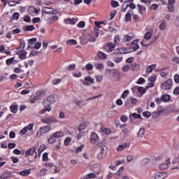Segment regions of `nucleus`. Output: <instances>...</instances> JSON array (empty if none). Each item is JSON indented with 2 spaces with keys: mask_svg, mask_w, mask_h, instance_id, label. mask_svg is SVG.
I'll use <instances>...</instances> for the list:
<instances>
[{
  "mask_svg": "<svg viewBox=\"0 0 179 179\" xmlns=\"http://www.w3.org/2000/svg\"><path fill=\"white\" fill-rule=\"evenodd\" d=\"M98 148H100L101 152L97 155L99 160H101L107 156V147L103 145V143H99L97 144Z\"/></svg>",
  "mask_w": 179,
  "mask_h": 179,
  "instance_id": "f257e3e1",
  "label": "nucleus"
},
{
  "mask_svg": "<svg viewBox=\"0 0 179 179\" xmlns=\"http://www.w3.org/2000/svg\"><path fill=\"white\" fill-rule=\"evenodd\" d=\"M46 100L48 103H50V104L48 105L47 107L45 108V111L50 112L51 111V104H54V103L57 101V95L55 94L50 95L46 98Z\"/></svg>",
  "mask_w": 179,
  "mask_h": 179,
  "instance_id": "f03ea898",
  "label": "nucleus"
},
{
  "mask_svg": "<svg viewBox=\"0 0 179 179\" xmlns=\"http://www.w3.org/2000/svg\"><path fill=\"white\" fill-rule=\"evenodd\" d=\"M173 86V80L169 79L166 82L162 84L161 87L164 90H170Z\"/></svg>",
  "mask_w": 179,
  "mask_h": 179,
  "instance_id": "7ed1b4c3",
  "label": "nucleus"
},
{
  "mask_svg": "<svg viewBox=\"0 0 179 179\" xmlns=\"http://www.w3.org/2000/svg\"><path fill=\"white\" fill-rule=\"evenodd\" d=\"M138 43H139V39H135L131 42V45L129 48L130 50V52H134L135 51H137V50H139L140 46Z\"/></svg>",
  "mask_w": 179,
  "mask_h": 179,
  "instance_id": "20e7f679",
  "label": "nucleus"
},
{
  "mask_svg": "<svg viewBox=\"0 0 179 179\" xmlns=\"http://www.w3.org/2000/svg\"><path fill=\"white\" fill-rule=\"evenodd\" d=\"M43 94H44V91L43 90H38L36 92V96H31V103H34V101H36V100H38V99H40V97H41V96H43Z\"/></svg>",
  "mask_w": 179,
  "mask_h": 179,
  "instance_id": "39448f33",
  "label": "nucleus"
},
{
  "mask_svg": "<svg viewBox=\"0 0 179 179\" xmlns=\"http://www.w3.org/2000/svg\"><path fill=\"white\" fill-rule=\"evenodd\" d=\"M167 177V173L164 172H157L153 175L154 179H164Z\"/></svg>",
  "mask_w": 179,
  "mask_h": 179,
  "instance_id": "423d86ee",
  "label": "nucleus"
},
{
  "mask_svg": "<svg viewBox=\"0 0 179 179\" xmlns=\"http://www.w3.org/2000/svg\"><path fill=\"white\" fill-rule=\"evenodd\" d=\"M36 148L31 147L28 150L25 152V157H29V156H33V155H36Z\"/></svg>",
  "mask_w": 179,
  "mask_h": 179,
  "instance_id": "0eeeda50",
  "label": "nucleus"
},
{
  "mask_svg": "<svg viewBox=\"0 0 179 179\" xmlns=\"http://www.w3.org/2000/svg\"><path fill=\"white\" fill-rule=\"evenodd\" d=\"M29 15H38L40 9L36 8L34 6H31L28 9Z\"/></svg>",
  "mask_w": 179,
  "mask_h": 179,
  "instance_id": "6e6552de",
  "label": "nucleus"
},
{
  "mask_svg": "<svg viewBox=\"0 0 179 179\" xmlns=\"http://www.w3.org/2000/svg\"><path fill=\"white\" fill-rule=\"evenodd\" d=\"M10 110L13 114H16L17 113V110H19V105L16 103H13L10 106Z\"/></svg>",
  "mask_w": 179,
  "mask_h": 179,
  "instance_id": "1a4fd4ad",
  "label": "nucleus"
},
{
  "mask_svg": "<svg viewBox=\"0 0 179 179\" xmlns=\"http://www.w3.org/2000/svg\"><path fill=\"white\" fill-rule=\"evenodd\" d=\"M94 67L97 71H100L101 72V71H103L104 69V64H103V63L95 62V63H94Z\"/></svg>",
  "mask_w": 179,
  "mask_h": 179,
  "instance_id": "9d476101",
  "label": "nucleus"
},
{
  "mask_svg": "<svg viewBox=\"0 0 179 179\" xmlns=\"http://www.w3.org/2000/svg\"><path fill=\"white\" fill-rule=\"evenodd\" d=\"M36 41H37V38L29 39L27 48H33V45L36 44Z\"/></svg>",
  "mask_w": 179,
  "mask_h": 179,
  "instance_id": "9b49d317",
  "label": "nucleus"
},
{
  "mask_svg": "<svg viewBox=\"0 0 179 179\" xmlns=\"http://www.w3.org/2000/svg\"><path fill=\"white\" fill-rule=\"evenodd\" d=\"M104 48H108L109 49L110 52H113V51H114L115 48V44L113 43H107L106 45H105Z\"/></svg>",
  "mask_w": 179,
  "mask_h": 179,
  "instance_id": "f8f14e48",
  "label": "nucleus"
},
{
  "mask_svg": "<svg viewBox=\"0 0 179 179\" xmlns=\"http://www.w3.org/2000/svg\"><path fill=\"white\" fill-rule=\"evenodd\" d=\"M97 139H99V136H97V134L92 133L90 138L91 143H96Z\"/></svg>",
  "mask_w": 179,
  "mask_h": 179,
  "instance_id": "ddd939ff",
  "label": "nucleus"
},
{
  "mask_svg": "<svg viewBox=\"0 0 179 179\" xmlns=\"http://www.w3.org/2000/svg\"><path fill=\"white\" fill-rule=\"evenodd\" d=\"M58 19V16L57 15H51L50 17L48 18L47 22L49 24H52L53 22H55Z\"/></svg>",
  "mask_w": 179,
  "mask_h": 179,
  "instance_id": "4468645a",
  "label": "nucleus"
},
{
  "mask_svg": "<svg viewBox=\"0 0 179 179\" xmlns=\"http://www.w3.org/2000/svg\"><path fill=\"white\" fill-rule=\"evenodd\" d=\"M120 52V55H122V54H129V52H131V50L128 48H117Z\"/></svg>",
  "mask_w": 179,
  "mask_h": 179,
  "instance_id": "2eb2a0df",
  "label": "nucleus"
},
{
  "mask_svg": "<svg viewBox=\"0 0 179 179\" xmlns=\"http://www.w3.org/2000/svg\"><path fill=\"white\" fill-rule=\"evenodd\" d=\"M170 99H171V96L169 94H163L161 96V100L164 103H167V101H170Z\"/></svg>",
  "mask_w": 179,
  "mask_h": 179,
  "instance_id": "dca6fc26",
  "label": "nucleus"
},
{
  "mask_svg": "<svg viewBox=\"0 0 179 179\" xmlns=\"http://www.w3.org/2000/svg\"><path fill=\"white\" fill-rule=\"evenodd\" d=\"M100 33L99 31H95V34L94 36H91L90 38H89V41L90 43H94V41H96V38H97V37H99Z\"/></svg>",
  "mask_w": 179,
  "mask_h": 179,
  "instance_id": "f3484780",
  "label": "nucleus"
},
{
  "mask_svg": "<svg viewBox=\"0 0 179 179\" xmlns=\"http://www.w3.org/2000/svg\"><path fill=\"white\" fill-rule=\"evenodd\" d=\"M117 115V110H110L106 114V117L108 118H113V117H115Z\"/></svg>",
  "mask_w": 179,
  "mask_h": 179,
  "instance_id": "a211bd4d",
  "label": "nucleus"
},
{
  "mask_svg": "<svg viewBox=\"0 0 179 179\" xmlns=\"http://www.w3.org/2000/svg\"><path fill=\"white\" fill-rule=\"evenodd\" d=\"M56 122L57 120L54 117H46L45 119V124H53V122Z\"/></svg>",
  "mask_w": 179,
  "mask_h": 179,
  "instance_id": "6ab92c4d",
  "label": "nucleus"
},
{
  "mask_svg": "<svg viewBox=\"0 0 179 179\" xmlns=\"http://www.w3.org/2000/svg\"><path fill=\"white\" fill-rule=\"evenodd\" d=\"M23 29L25 31H33L36 27H34V25H27L24 26Z\"/></svg>",
  "mask_w": 179,
  "mask_h": 179,
  "instance_id": "aec40b11",
  "label": "nucleus"
},
{
  "mask_svg": "<svg viewBox=\"0 0 179 179\" xmlns=\"http://www.w3.org/2000/svg\"><path fill=\"white\" fill-rule=\"evenodd\" d=\"M137 6L138 7V13H140V15H143V12H146V7L141 5V4H138Z\"/></svg>",
  "mask_w": 179,
  "mask_h": 179,
  "instance_id": "412c9836",
  "label": "nucleus"
},
{
  "mask_svg": "<svg viewBox=\"0 0 179 179\" xmlns=\"http://www.w3.org/2000/svg\"><path fill=\"white\" fill-rule=\"evenodd\" d=\"M133 10H129L126 15H125V20L126 22H131L132 20V17H131V15H132Z\"/></svg>",
  "mask_w": 179,
  "mask_h": 179,
  "instance_id": "4be33fe9",
  "label": "nucleus"
},
{
  "mask_svg": "<svg viewBox=\"0 0 179 179\" xmlns=\"http://www.w3.org/2000/svg\"><path fill=\"white\" fill-rule=\"evenodd\" d=\"M45 13L46 15H52V16H54L55 15V11L54 10L53 8H45Z\"/></svg>",
  "mask_w": 179,
  "mask_h": 179,
  "instance_id": "5701e85b",
  "label": "nucleus"
},
{
  "mask_svg": "<svg viewBox=\"0 0 179 179\" xmlns=\"http://www.w3.org/2000/svg\"><path fill=\"white\" fill-rule=\"evenodd\" d=\"M141 68V65L138 63H134L131 65V71H138Z\"/></svg>",
  "mask_w": 179,
  "mask_h": 179,
  "instance_id": "b1692460",
  "label": "nucleus"
},
{
  "mask_svg": "<svg viewBox=\"0 0 179 179\" xmlns=\"http://www.w3.org/2000/svg\"><path fill=\"white\" fill-rule=\"evenodd\" d=\"M157 65L156 64H151L149 66L147 67L146 69V72L148 73H150V72H153V70L155 68H156Z\"/></svg>",
  "mask_w": 179,
  "mask_h": 179,
  "instance_id": "393cba45",
  "label": "nucleus"
},
{
  "mask_svg": "<svg viewBox=\"0 0 179 179\" xmlns=\"http://www.w3.org/2000/svg\"><path fill=\"white\" fill-rule=\"evenodd\" d=\"M30 173H31L30 170L25 169L24 171L19 172V174L20 176H23L24 177H26V176H29V174H30Z\"/></svg>",
  "mask_w": 179,
  "mask_h": 179,
  "instance_id": "a878e982",
  "label": "nucleus"
},
{
  "mask_svg": "<svg viewBox=\"0 0 179 179\" xmlns=\"http://www.w3.org/2000/svg\"><path fill=\"white\" fill-rule=\"evenodd\" d=\"M20 45L19 48H17V50H24V48L26 47V42H24V40L20 39Z\"/></svg>",
  "mask_w": 179,
  "mask_h": 179,
  "instance_id": "bb28decb",
  "label": "nucleus"
},
{
  "mask_svg": "<svg viewBox=\"0 0 179 179\" xmlns=\"http://www.w3.org/2000/svg\"><path fill=\"white\" fill-rule=\"evenodd\" d=\"M101 132H103V134H106V135H110V134H111V129H107L106 127H101Z\"/></svg>",
  "mask_w": 179,
  "mask_h": 179,
  "instance_id": "cd10ccee",
  "label": "nucleus"
},
{
  "mask_svg": "<svg viewBox=\"0 0 179 179\" xmlns=\"http://www.w3.org/2000/svg\"><path fill=\"white\" fill-rule=\"evenodd\" d=\"M66 44L69 45H76L78 44V42L75 39H70L66 41Z\"/></svg>",
  "mask_w": 179,
  "mask_h": 179,
  "instance_id": "c85d7f7f",
  "label": "nucleus"
},
{
  "mask_svg": "<svg viewBox=\"0 0 179 179\" xmlns=\"http://www.w3.org/2000/svg\"><path fill=\"white\" fill-rule=\"evenodd\" d=\"M54 138H62L64 136V133L62 131H57L53 134Z\"/></svg>",
  "mask_w": 179,
  "mask_h": 179,
  "instance_id": "c756f323",
  "label": "nucleus"
},
{
  "mask_svg": "<svg viewBox=\"0 0 179 179\" xmlns=\"http://www.w3.org/2000/svg\"><path fill=\"white\" fill-rule=\"evenodd\" d=\"M114 62H115L116 64H120V62H122V57H117V56H114L113 58Z\"/></svg>",
  "mask_w": 179,
  "mask_h": 179,
  "instance_id": "7c9ffc66",
  "label": "nucleus"
},
{
  "mask_svg": "<svg viewBox=\"0 0 179 179\" xmlns=\"http://www.w3.org/2000/svg\"><path fill=\"white\" fill-rule=\"evenodd\" d=\"M166 20H164L159 25L160 30H166L167 29V25L166 24Z\"/></svg>",
  "mask_w": 179,
  "mask_h": 179,
  "instance_id": "2f4dec72",
  "label": "nucleus"
},
{
  "mask_svg": "<svg viewBox=\"0 0 179 179\" xmlns=\"http://www.w3.org/2000/svg\"><path fill=\"white\" fill-rule=\"evenodd\" d=\"M85 129H86V124L85 123L80 124L78 128V130L79 131V132H81V131H85Z\"/></svg>",
  "mask_w": 179,
  "mask_h": 179,
  "instance_id": "473e14b6",
  "label": "nucleus"
},
{
  "mask_svg": "<svg viewBox=\"0 0 179 179\" xmlns=\"http://www.w3.org/2000/svg\"><path fill=\"white\" fill-rule=\"evenodd\" d=\"M44 130H45V126H44L43 127H41L40 129L37 132L38 136H41L44 135L45 132L43 131Z\"/></svg>",
  "mask_w": 179,
  "mask_h": 179,
  "instance_id": "72a5a7b5",
  "label": "nucleus"
},
{
  "mask_svg": "<svg viewBox=\"0 0 179 179\" xmlns=\"http://www.w3.org/2000/svg\"><path fill=\"white\" fill-rule=\"evenodd\" d=\"M99 58H101V59H104L107 58V55L103 52L99 51L98 53Z\"/></svg>",
  "mask_w": 179,
  "mask_h": 179,
  "instance_id": "f704fd0d",
  "label": "nucleus"
},
{
  "mask_svg": "<svg viewBox=\"0 0 179 179\" xmlns=\"http://www.w3.org/2000/svg\"><path fill=\"white\" fill-rule=\"evenodd\" d=\"M127 101H131V104H136L138 103V99L136 98L131 97L127 99Z\"/></svg>",
  "mask_w": 179,
  "mask_h": 179,
  "instance_id": "c9c22d12",
  "label": "nucleus"
},
{
  "mask_svg": "<svg viewBox=\"0 0 179 179\" xmlns=\"http://www.w3.org/2000/svg\"><path fill=\"white\" fill-rule=\"evenodd\" d=\"M110 3L112 6V8H118V6H120V3H118V1H117L112 0Z\"/></svg>",
  "mask_w": 179,
  "mask_h": 179,
  "instance_id": "e433bc0d",
  "label": "nucleus"
},
{
  "mask_svg": "<svg viewBox=\"0 0 179 179\" xmlns=\"http://www.w3.org/2000/svg\"><path fill=\"white\" fill-rule=\"evenodd\" d=\"M120 41H121V37L120 36V35H115L114 38L115 44H119Z\"/></svg>",
  "mask_w": 179,
  "mask_h": 179,
  "instance_id": "4c0bfd02",
  "label": "nucleus"
},
{
  "mask_svg": "<svg viewBox=\"0 0 179 179\" xmlns=\"http://www.w3.org/2000/svg\"><path fill=\"white\" fill-rule=\"evenodd\" d=\"M128 94H129V90H124L121 95L122 99H127V97L128 96Z\"/></svg>",
  "mask_w": 179,
  "mask_h": 179,
  "instance_id": "58836bf2",
  "label": "nucleus"
},
{
  "mask_svg": "<svg viewBox=\"0 0 179 179\" xmlns=\"http://www.w3.org/2000/svg\"><path fill=\"white\" fill-rule=\"evenodd\" d=\"M85 80L90 83H94V78H92L90 76L85 77Z\"/></svg>",
  "mask_w": 179,
  "mask_h": 179,
  "instance_id": "ea45409f",
  "label": "nucleus"
},
{
  "mask_svg": "<svg viewBox=\"0 0 179 179\" xmlns=\"http://www.w3.org/2000/svg\"><path fill=\"white\" fill-rule=\"evenodd\" d=\"M144 38L145 40H150V38H152V32L150 31L146 32L145 34Z\"/></svg>",
  "mask_w": 179,
  "mask_h": 179,
  "instance_id": "a19ab883",
  "label": "nucleus"
},
{
  "mask_svg": "<svg viewBox=\"0 0 179 179\" xmlns=\"http://www.w3.org/2000/svg\"><path fill=\"white\" fill-rule=\"evenodd\" d=\"M125 148H127V143H124V144L120 145L117 147V150H119V152H121V150H124V149H125Z\"/></svg>",
  "mask_w": 179,
  "mask_h": 179,
  "instance_id": "79ce46f5",
  "label": "nucleus"
},
{
  "mask_svg": "<svg viewBox=\"0 0 179 179\" xmlns=\"http://www.w3.org/2000/svg\"><path fill=\"white\" fill-rule=\"evenodd\" d=\"M41 48V42H35V45L32 47V48H35V50H40Z\"/></svg>",
  "mask_w": 179,
  "mask_h": 179,
  "instance_id": "37998d69",
  "label": "nucleus"
},
{
  "mask_svg": "<svg viewBox=\"0 0 179 179\" xmlns=\"http://www.w3.org/2000/svg\"><path fill=\"white\" fill-rule=\"evenodd\" d=\"M43 150H45V145H42L38 150V156H41V153H43Z\"/></svg>",
  "mask_w": 179,
  "mask_h": 179,
  "instance_id": "c03bdc74",
  "label": "nucleus"
},
{
  "mask_svg": "<svg viewBox=\"0 0 179 179\" xmlns=\"http://www.w3.org/2000/svg\"><path fill=\"white\" fill-rule=\"evenodd\" d=\"M138 92L140 93V94H145V93H146V88L143 87H139Z\"/></svg>",
  "mask_w": 179,
  "mask_h": 179,
  "instance_id": "a18cd8bd",
  "label": "nucleus"
},
{
  "mask_svg": "<svg viewBox=\"0 0 179 179\" xmlns=\"http://www.w3.org/2000/svg\"><path fill=\"white\" fill-rule=\"evenodd\" d=\"M143 135H145V128H141L138 132V136H140L141 138H142Z\"/></svg>",
  "mask_w": 179,
  "mask_h": 179,
  "instance_id": "49530a36",
  "label": "nucleus"
},
{
  "mask_svg": "<svg viewBox=\"0 0 179 179\" xmlns=\"http://www.w3.org/2000/svg\"><path fill=\"white\" fill-rule=\"evenodd\" d=\"M24 22L26 23H31V19L30 18V16L25 15L23 18Z\"/></svg>",
  "mask_w": 179,
  "mask_h": 179,
  "instance_id": "de8ad7c7",
  "label": "nucleus"
},
{
  "mask_svg": "<svg viewBox=\"0 0 179 179\" xmlns=\"http://www.w3.org/2000/svg\"><path fill=\"white\" fill-rule=\"evenodd\" d=\"M131 40H132V37L131 36H125L124 38H123V39H122V41H123V42L124 43H127V42H128V41H131Z\"/></svg>",
  "mask_w": 179,
  "mask_h": 179,
  "instance_id": "09e8293b",
  "label": "nucleus"
},
{
  "mask_svg": "<svg viewBox=\"0 0 179 179\" xmlns=\"http://www.w3.org/2000/svg\"><path fill=\"white\" fill-rule=\"evenodd\" d=\"M157 78V76L156 75H153L148 78V80L149 82H152V83H155V82H156Z\"/></svg>",
  "mask_w": 179,
  "mask_h": 179,
  "instance_id": "8fccbe9b",
  "label": "nucleus"
},
{
  "mask_svg": "<svg viewBox=\"0 0 179 179\" xmlns=\"http://www.w3.org/2000/svg\"><path fill=\"white\" fill-rule=\"evenodd\" d=\"M145 82H146V80H145V78L141 77L137 80L136 83L137 85H143V83H145Z\"/></svg>",
  "mask_w": 179,
  "mask_h": 179,
  "instance_id": "3c124183",
  "label": "nucleus"
},
{
  "mask_svg": "<svg viewBox=\"0 0 179 179\" xmlns=\"http://www.w3.org/2000/svg\"><path fill=\"white\" fill-rule=\"evenodd\" d=\"M13 61H15V57L7 59L6 61V65H10V64H13Z\"/></svg>",
  "mask_w": 179,
  "mask_h": 179,
  "instance_id": "603ef678",
  "label": "nucleus"
},
{
  "mask_svg": "<svg viewBox=\"0 0 179 179\" xmlns=\"http://www.w3.org/2000/svg\"><path fill=\"white\" fill-rule=\"evenodd\" d=\"M20 16V14L19 13L15 12L13 14V19L14 20H19V17Z\"/></svg>",
  "mask_w": 179,
  "mask_h": 179,
  "instance_id": "864d4df0",
  "label": "nucleus"
},
{
  "mask_svg": "<svg viewBox=\"0 0 179 179\" xmlns=\"http://www.w3.org/2000/svg\"><path fill=\"white\" fill-rule=\"evenodd\" d=\"M64 22L66 23H70V24H75V19H71V18H68L66 20H64Z\"/></svg>",
  "mask_w": 179,
  "mask_h": 179,
  "instance_id": "5fc2aeb1",
  "label": "nucleus"
},
{
  "mask_svg": "<svg viewBox=\"0 0 179 179\" xmlns=\"http://www.w3.org/2000/svg\"><path fill=\"white\" fill-rule=\"evenodd\" d=\"M94 24L96 25V31H99V29H101V24H100V22L99 21H95Z\"/></svg>",
  "mask_w": 179,
  "mask_h": 179,
  "instance_id": "6e6d98bb",
  "label": "nucleus"
},
{
  "mask_svg": "<svg viewBox=\"0 0 179 179\" xmlns=\"http://www.w3.org/2000/svg\"><path fill=\"white\" fill-rule=\"evenodd\" d=\"M71 141H72L71 137H66L64 140L65 146H68V145H69V143H71Z\"/></svg>",
  "mask_w": 179,
  "mask_h": 179,
  "instance_id": "4d7b16f0",
  "label": "nucleus"
},
{
  "mask_svg": "<svg viewBox=\"0 0 179 179\" xmlns=\"http://www.w3.org/2000/svg\"><path fill=\"white\" fill-rule=\"evenodd\" d=\"M143 117H145V118H149V117H151L152 113L149 111H145L143 113Z\"/></svg>",
  "mask_w": 179,
  "mask_h": 179,
  "instance_id": "13d9d810",
  "label": "nucleus"
},
{
  "mask_svg": "<svg viewBox=\"0 0 179 179\" xmlns=\"http://www.w3.org/2000/svg\"><path fill=\"white\" fill-rule=\"evenodd\" d=\"M150 9H152V10H157V9H159V4H157V3H153V4L150 6Z\"/></svg>",
  "mask_w": 179,
  "mask_h": 179,
  "instance_id": "bf43d9fd",
  "label": "nucleus"
},
{
  "mask_svg": "<svg viewBox=\"0 0 179 179\" xmlns=\"http://www.w3.org/2000/svg\"><path fill=\"white\" fill-rule=\"evenodd\" d=\"M52 85H59V83H61V79L59 78H55L52 81Z\"/></svg>",
  "mask_w": 179,
  "mask_h": 179,
  "instance_id": "052dcab7",
  "label": "nucleus"
},
{
  "mask_svg": "<svg viewBox=\"0 0 179 179\" xmlns=\"http://www.w3.org/2000/svg\"><path fill=\"white\" fill-rule=\"evenodd\" d=\"M27 133V127H24L20 131V134L21 136H23V135L26 134Z\"/></svg>",
  "mask_w": 179,
  "mask_h": 179,
  "instance_id": "680f3d73",
  "label": "nucleus"
},
{
  "mask_svg": "<svg viewBox=\"0 0 179 179\" xmlns=\"http://www.w3.org/2000/svg\"><path fill=\"white\" fill-rule=\"evenodd\" d=\"M57 140L55 139V137L52 135L48 140V143H54Z\"/></svg>",
  "mask_w": 179,
  "mask_h": 179,
  "instance_id": "e2e57ef3",
  "label": "nucleus"
},
{
  "mask_svg": "<svg viewBox=\"0 0 179 179\" xmlns=\"http://www.w3.org/2000/svg\"><path fill=\"white\" fill-rule=\"evenodd\" d=\"M10 160L13 162V163H19V158L16 157H11Z\"/></svg>",
  "mask_w": 179,
  "mask_h": 179,
  "instance_id": "0e129e2a",
  "label": "nucleus"
},
{
  "mask_svg": "<svg viewBox=\"0 0 179 179\" xmlns=\"http://www.w3.org/2000/svg\"><path fill=\"white\" fill-rule=\"evenodd\" d=\"M85 69H87V71H92L93 69V64H87L85 66Z\"/></svg>",
  "mask_w": 179,
  "mask_h": 179,
  "instance_id": "69168bd1",
  "label": "nucleus"
},
{
  "mask_svg": "<svg viewBox=\"0 0 179 179\" xmlns=\"http://www.w3.org/2000/svg\"><path fill=\"white\" fill-rule=\"evenodd\" d=\"M8 149H13L14 148H16V143H10L8 144Z\"/></svg>",
  "mask_w": 179,
  "mask_h": 179,
  "instance_id": "338daca9",
  "label": "nucleus"
},
{
  "mask_svg": "<svg viewBox=\"0 0 179 179\" xmlns=\"http://www.w3.org/2000/svg\"><path fill=\"white\" fill-rule=\"evenodd\" d=\"M174 80L176 83H179V75L178 74H176L174 76Z\"/></svg>",
  "mask_w": 179,
  "mask_h": 179,
  "instance_id": "774afa93",
  "label": "nucleus"
}]
</instances>
